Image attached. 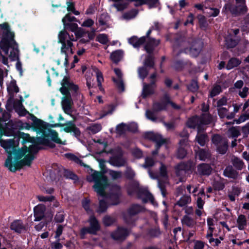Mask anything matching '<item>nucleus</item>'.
<instances>
[{
	"instance_id": "nucleus-60",
	"label": "nucleus",
	"mask_w": 249,
	"mask_h": 249,
	"mask_svg": "<svg viewBox=\"0 0 249 249\" xmlns=\"http://www.w3.org/2000/svg\"><path fill=\"white\" fill-rule=\"evenodd\" d=\"M82 206L88 213H91V210L89 208V200L85 199L83 200Z\"/></svg>"
},
{
	"instance_id": "nucleus-27",
	"label": "nucleus",
	"mask_w": 249,
	"mask_h": 249,
	"mask_svg": "<svg viewBox=\"0 0 249 249\" xmlns=\"http://www.w3.org/2000/svg\"><path fill=\"white\" fill-rule=\"evenodd\" d=\"M140 197L144 203L150 201L153 205H156V202L153 196L147 191H144L143 194H140Z\"/></svg>"
},
{
	"instance_id": "nucleus-26",
	"label": "nucleus",
	"mask_w": 249,
	"mask_h": 249,
	"mask_svg": "<svg viewBox=\"0 0 249 249\" xmlns=\"http://www.w3.org/2000/svg\"><path fill=\"white\" fill-rule=\"evenodd\" d=\"M145 41H146V38L144 36L139 38L136 36H133L129 39V43L135 48L139 47L141 45L145 42Z\"/></svg>"
},
{
	"instance_id": "nucleus-3",
	"label": "nucleus",
	"mask_w": 249,
	"mask_h": 249,
	"mask_svg": "<svg viewBox=\"0 0 249 249\" xmlns=\"http://www.w3.org/2000/svg\"><path fill=\"white\" fill-rule=\"evenodd\" d=\"M61 85L62 87L59 90L64 95L62 98V107L64 111L67 114L70 115L71 113V107L73 104L70 91L74 100L81 102L83 100V95L81 94L78 86L75 85L69 77H64L61 82Z\"/></svg>"
},
{
	"instance_id": "nucleus-22",
	"label": "nucleus",
	"mask_w": 249,
	"mask_h": 249,
	"mask_svg": "<svg viewBox=\"0 0 249 249\" xmlns=\"http://www.w3.org/2000/svg\"><path fill=\"white\" fill-rule=\"evenodd\" d=\"M153 84H154V83H152L151 85L146 84L145 83L143 84L142 96L143 98H146L147 96L154 93V87L152 85Z\"/></svg>"
},
{
	"instance_id": "nucleus-39",
	"label": "nucleus",
	"mask_w": 249,
	"mask_h": 249,
	"mask_svg": "<svg viewBox=\"0 0 249 249\" xmlns=\"http://www.w3.org/2000/svg\"><path fill=\"white\" fill-rule=\"evenodd\" d=\"M207 222L208 226V231L206 236L208 237L209 236H213V232L214 229L213 226L214 225V220L212 218L208 217L207 219Z\"/></svg>"
},
{
	"instance_id": "nucleus-38",
	"label": "nucleus",
	"mask_w": 249,
	"mask_h": 249,
	"mask_svg": "<svg viewBox=\"0 0 249 249\" xmlns=\"http://www.w3.org/2000/svg\"><path fill=\"white\" fill-rule=\"evenodd\" d=\"M191 201V198L189 196H183L177 202L176 205L180 207H183L187 204L190 203Z\"/></svg>"
},
{
	"instance_id": "nucleus-9",
	"label": "nucleus",
	"mask_w": 249,
	"mask_h": 249,
	"mask_svg": "<svg viewBox=\"0 0 249 249\" xmlns=\"http://www.w3.org/2000/svg\"><path fill=\"white\" fill-rule=\"evenodd\" d=\"M90 227L84 228L81 230V236L82 238H84L85 235L87 233L95 234L99 230V225L98 221L94 216H91L89 219Z\"/></svg>"
},
{
	"instance_id": "nucleus-1",
	"label": "nucleus",
	"mask_w": 249,
	"mask_h": 249,
	"mask_svg": "<svg viewBox=\"0 0 249 249\" xmlns=\"http://www.w3.org/2000/svg\"><path fill=\"white\" fill-rule=\"evenodd\" d=\"M13 122L9 121L5 126H0V145L8 154L5 166L10 171L15 172L24 166H30L35 154L39 149L36 140L28 134L20 132L19 137L4 140L2 136L15 134Z\"/></svg>"
},
{
	"instance_id": "nucleus-23",
	"label": "nucleus",
	"mask_w": 249,
	"mask_h": 249,
	"mask_svg": "<svg viewBox=\"0 0 249 249\" xmlns=\"http://www.w3.org/2000/svg\"><path fill=\"white\" fill-rule=\"evenodd\" d=\"M11 229L16 232L20 233L25 230V227L21 221L17 220L11 223Z\"/></svg>"
},
{
	"instance_id": "nucleus-58",
	"label": "nucleus",
	"mask_w": 249,
	"mask_h": 249,
	"mask_svg": "<svg viewBox=\"0 0 249 249\" xmlns=\"http://www.w3.org/2000/svg\"><path fill=\"white\" fill-rule=\"evenodd\" d=\"M188 88L192 92L196 91L198 89L197 82L195 80L192 81L190 84L188 86Z\"/></svg>"
},
{
	"instance_id": "nucleus-50",
	"label": "nucleus",
	"mask_w": 249,
	"mask_h": 249,
	"mask_svg": "<svg viewBox=\"0 0 249 249\" xmlns=\"http://www.w3.org/2000/svg\"><path fill=\"white\" fill-rule=\"evenodd\" d=\"M97 41H98L102 44H105L108 42V39L107 38V36L106 35L102 34H99L97 36Z\"/></svg>"
},
{
	"instance_id": "nucleus-31",
	"label": "nucleus",
	"mask_w": 249,
	"mask_h": 249,
	"mask_svg": "<svg viewBox=\"0 0 249 249\" xmlns=\"http://www.w3.org/2000/svg\"><path fill=\"white\" fill-rule=\"evenodd\" d=\"M241 63V61L237 58H231L228 62L226 66L227 70H231L238 66Z\"/></svg>"
},
{
	"instance_id": "nucleus-8",
	"label": "nucleus",
	"mask_w": 249,
	"mask_h": 249,
	"mask_svg": "<svg viewBox=\"0 0 249 249\" xmlns=\"http://www.w3.org/2000/svg\"><path fill=\"white\" fill-rule=\"evenodd\" d=\"M194 165L193 162L189 161L187 163H180L177 166L176 174L179 178L180 181H183L184 178L191 173Z\"/></svg>"
},
{
	"instance_id": "nucleus-20",
	"label": "nucleus",
	"mask_w": 249,
	"mask_h": 249,
	"mask_svg": "<svg viewBox=\"0 0 249 249\" xmlns=\"http://www.w3.org/2000/svg\"><path fill=\"white\" fill-rule=\"evenodd\" d=\"M114 72L117 76V78H113V81L121 91H123L124 89V84L122 79V73L119 69H115Z\"/></svg>"
},
{
	"instance_id": "nucleus-64",
	"label": "nucleus",
	"mask_w": 249,
	"mask_h": 249,
	"mask_svg": "<svg viewBox=\"0 0 249 249\" xmlns=\"http://www.w3.org/2000/svg\"><path fill=\"white\" fill-rule=\"evenodd\" d=\"M154 164L153 160L151 158H147L145 160V163L142 165L144 168H148L153 166Z\"/></svg>"
},
{
	"instance_id": "nucleus-18",
	"label": "nucleus",
	"mask_w": 249,
	"mask_h": 249,
	"mask_svg": "<svg viewBox=\"0 0 249 249\" xmlns=\"http://www.w3.org/2000/svg\"><path fill=\"white\" fill-rule=\"evenodd\" d=\"M129 231L122 228H119L117 230L111 234L113 239L116 240H124L128 234Z\"/></svg>"
},
{
	"instance_id": "nucleus-16",
	"label": "nucleus",
	"mask_w": 249,
	"mask_h": 249,
	"mask_svg": "<svg viewBox=\"0 0 249 249\" xmlns=\"http://www.w3.org/2000/svg\"><path fill=\"white\" fill-rule=\"evenodd\" d=\"M58 126H64L63 130L67 133L73 132V135L78 137L80 135L79 130L75 126L72 121H69L64 124H59Z\"/></svg>"
},
{
	"instance_id": "nucleus-48",
	"label": "nucleus",
	"mask_w": 249,
	"mask_h": 249,
	"mask_svg": "<svg viewBox=\"0 0 249 249\" xmlns=\"http://www.w3.org/2000/svg\"><path fill=\"white\" fill-rule=\"evenodd\" d=\"M109 17L106 13H103L99 17V23L101 25H105L107 24Z\"/></svg>"
},
{
	"instance_id": "nucleus-28",
	"label": "nucleus",
	"mask_w": 249,
	"mask_h": 249,
	"mask_svg": "<svg viewBox=\"0 0 249 249\" xmlns=\"http://www.w3.org/2000/svg\"><path fill=\"white\" fill-rule=\"evenodd\" d=\"M224 175L225 177L236 178L238 176L237 172L235 171L231 166H228L224 171Z\"/></svg>"
},
{
	"instance_id": "nucleus-12",
	"label": "nucleus",
	"mask_w": 249,
	"mask_h": 249,
	"mask_svg": "<svg viewBox=\"0 0 249 249\" xmlns=\"http://www.w3.org/2000/svg\"><path fill=\"white\" fill-rule=\"evenodd\" d=\"M202 47V43L199 40H192L189 48H185L184 51L193 57L197 56Z\"/></svg>"
},
{
	"instance_id": "nucleus-41",
	"label": "nucleus",
	"mask_w": 249,
	"mask_h": 249,
	"mask_svg": "<svg viewBox=\"0 0 249 249\" xmlns=\"http://www.w3.org/2000/svg\"><path fill=\"white\" fill-rule=\"evenodd\" d=\"M138 14L136 10H133L128 12H126L123 15V18L126 20H130L134 18Z\"/></svg>"
},
{
	"instance_id": "nucleus-7",
	"label": "nucleus",
	"mask_w": 249,
	"mask_h": 249,
	"mask_svg": "<svg viewBox=\"0 0 249 249\" xmlns=\"http://www.w3.org/2000/svg\"><path fill=\"white\" fill-rule=\"evenodd\" d=\"M236 6H233L232 2H227L222 9V13L230 12L232 15H239L247 13L248 8L246 5L245 0H235Z\"/></svg>"
},
{
	"instance_id": "nucleus-11",
	"label": "nucleus",
	"mask_w": 249,
	"mask_h": 249,
	"mask_svg": "<svg viewBox=\"0 0 249 249\" xmlns=\"http://www.w3.org/2000/svg\"><path fill=\"white\" fill-rule=\"evenodd\" d=\"M212 142L216 145L219 153L224 154L226 152L228 142L226 139L222 138L218 135H215L213 136Z\"/></svg>"
},
{
	"instance_id": "nucleus-34",
	"label": "nucleus",
	"mask_w": 249,
	"mask_h": 249,
	"mask_svg": "<svg viewBox=\"0 0 249 249\" xmlns=\"http://www.w3.org/2000/svg\"><path fill=\"white\" fill-rule=\"evenodd\" d=\"M210 156V153L203 149H200L196 152V158L200 160H205Z\"/></svg>"
},
{
	"instance_id": "nucleus-24",
	"label": "nucleus",
	"mask_w": 249,
	"mask_h": 249,
	"mask_svg": "<svg viewBox=\"0 0 249 249\" xmlns=\"http://www.w3.org/2000/svg\"><path fill=\"white\" fill-rule=\"evenodd\" d=\"M187 125L190 128H195L197 127L198 130L200 126V130H202L200 117L197 116L190 118L187 122Z\"/></svg>"
},
{
	"instance_id": "nucleus-49",
	"label": "nucleus",
	"mask_w": 249,
	"mask_h": 249,
	"mask_svg": "<svg viewBox=\"0 0 249 249\" xmlns=\"http://www.w3.org/2000/svg\"><path fill=\"white\" fill-rule=\"evenodd\" d=\"M240 135L239 130L234 127H231L228 130V135L229 137L236 138Z\"/></svg>"
},
{
	"instance_id": "nucleus-15",
	"label": "nucleus",
	"mask_w": 249,
	"mask_h": 249,
	"mask_svg": "<svg viewBox=\"0 0 249 249\" xmlns=\"http://www.w3.org/2000/svg\"><path fill=\"white\" fill-rule=\"evenodd\" d=\"M150 33L151 30H148L146 34V36H145L146 38V41H145L146 44L144 47L146 51L149 53H152L154 48L160 43L159 40H155L153 38H150L148 37Z\"/></svg>"
},
{
	"instance_id": "nucleus-21",
	"label": "nucleus",
	"mask_w": 249,
	"mask_h": 249,
	"mask_svg": "<svg viewBox=\"0 0 249 249\" xmlns=\"http://www.w3.org/2000/svg\"><path fill=\"white\" fill-rule=\"evenodd\" d=\"M196 140L202 146L205 145L206 142L208 141L207 134L203 132L202 130H200V126H199Z\"/></svg>"
},
{
	"instance_id": "nucleus-35",
	"label": "nucleus",
	"mask_w": 249,
	"mask_h": 249,
	"mask_svg": "<svg viewBox=\"0 0 249 249\" xmlns=\"http://www.w3.org/2000/svg\"><path fill=\"white\" fill-rule=\"evenodd\" d=\"M204 13L208 17H215L219 13V10L216 8H206L204 11Z\"/></svg>"
},
{
	"instance_id": "nucleus-33",
	"label": "nucleus",
	"mask_w": 249,
	"mask_h": 249,
	"mask_svg": "<svg viewBox=\"0 0 249 249\" xmlns=\"http://www.w3.org/2000/svg\"><path fill=\"white\" fill-rule=\"evenodd\" d=\"M241 193L240 190L237 187H233L232 190L229 192L228 196L231 201L235 200V197L238 196Z\"/></svg>"
},
{
	"instance_id": "nucleus-54",
	"label": "nucleus",
	"mask_w": 249,
	"mask_h": 249,
	"mask_svg": "<svg viewBox=\"0 0 249 249\" xmlns=\"http://www.w3.org/2000/svg\"><path fill=\"white\" fill-rule=\"evenodd\" d=\"M66 29H68L72 32H74L78 29V25L74 23H68L63 24Z\"/></svg>"
},
{
	"instance_id": "nucleus-36",
	"label": "nucleus",
	"mask_w": 249,
	"mask_h": 249,
	"mask_svg": "<svg viewBox=\"0 0 249 249\" xmlns=\"http://www.w3.org/2000/svg\"><path fill=\"white\" fill-rule=\"evenodd\" d=\"M232 162L233 165L238 170H242L245 167L243 161L237 157H233L232 158Z\"/></svg>"
},
{
	"instance_id": "nucleus-44",
	"label": "nucleus",
	"mask_w": 249,
	"mask_h": 249,
	"mask_svg": "<svg viewBox=\"0 0 249 249\" xmlns=\"http://www.w3.org/2000/svg\"><path fill=\"white\" fill-rule=\"evenodd\" d=\"M181 221L183 225H185L189 227H192L195 225L194 220L187 215H185L183 217Z\"/></svg>"
},
{
	"instance_id": "nucleus-2",
	"label": "nucleus",
	"mask_w": 249,
	"mask_h": 249,
	"mask_svg": "<svg viewBox=\"0 0 249 249\" xmlns=\"http://www.w3.org/2000/svg\"><path fill=\"white\" fill-rule=\"evenodd\" d=\"M74 33L75 37H74L72 34L70 35L65 30L61 31L58 33V42L60 43L61 46L59 58L56 61L58 65L63 62L66 67L67 66L68 58L73 53L72 42L76 41L77 39L86 36V33L81 28L77 29Z\"/></svg>"
},
{
	"instance_id": "nucleus-51",
	"label": "nucleus",
	"mask_w": 249,
	"mask_h": 249,
	"mask_svg": "<svg viewBox=\"0 0 249 249\" xmlns=\"http://www.w3.org/2000/svg\"><path fill=\"white\" fill-rule=\"evenodd\" d=\"M221 87L219 85H216L213 87V89L210 92V96L211 97H213L218 94H219L221 92Z\"/></svg>"
},
{
	"instance_id": "nucleus-62",
	"label": "nucleus",
	"mask_w": 249,
	"mask_h": 249,
	"mask_svg": "<svg viewBox=\"0 0 249 249\" xmlns=\"http://www.w3.org/2000/svg\"><path fill=\"white\" fill-rule=\"evenodd\" d=\"M145 67H152L154 65L153 58L150 56H148L144 62Z\"/></svg>"
},
{
	"instance_id": "nucleus-30",
	"label": "nucleus",
	"mask_w": 249,
	"mask_h": 249,
	"mask_svg": "<svg viewBox=\"0 0 249 249\" xmlns=\"http://www.w3.org/2000/svg\"><path fill=\"white\" fill-rule=\"evenodd\" d=\"M49 136L51 137L52 140L54 142L63 145L66 144V141H61L60 139L58 137V134L57 132H56L55 131H50Z\"/></svg>"
},
{
	"instance_id": "nucleus-43",
	"label": "nucleus",
	"mask_w": 249,
	"mask_h": 249,
	"mask_svg": "<svg viewBox=\"0 0 249 249\" xmlns=\"http://www.w3.org/2000/svg\"><path fill=\"white\" fill-rule=\"evenodd\" d=\"M112 162L113 165L120 167L124 166L125 164L126 161L124 159L120 157L113 159L112 160Z\"/></svg>"
},
{
	"instance_id": "nucleus-45",
	"label": "nucleus",
	"mask_w": 249,
	"mask_h": 249,
	"mask_svg": "<svg viewBox=\"0 0 249 249\" xmlns=\"http://www.w3.org/2000/svg\"><path fill=\"white\" fill-rule=\"evenodd\" d=\"M102 129V126L100 124H95L88 127L89 133L95 134L99 132Z\"/></svg>"
},
{
	"instance_id": "nucleus-4",
	"label": "nucleus",
	"mask_w": 249,
	"mask_h": 249,
	"mask_svg": "<svg viewBox=\"0 0 249 249\" xmlns=\"http://www.w3.org/2000/svg\"><path fill=\"white\" fill-rule=\"evenodd\" d=\"M1 26L3 29L2 38L0 42V47L12 61L18 58V45L14 39V34L11 32L8 25L3 24Z\"/></svg>"
},
{
	"instance_id": "nucleus-55",
	"label": "nucleus",
	"mask_w": 249,
	"mask_h": 249,
	"mask_svg": "<svg viewBox=\"0 0 249 249\" xmlns=\"http://www.w3.org/2000/svg\"><path fill=\"white\" fill-rule=\"evenodd\" d=\"M107 209V205L104 200L99 199V208L97 211L98 213H103Z\"/></svg>"
},
{
	"instance_id": "nucleus-42",
	"label": "nucleus",
	"mask_w": 249,
	"mask_h": 249,
	"mask_svg": "<svg viewBox=\"0 0 249 249\" xmlns=\"http://www.w3.org/2000/svg\"><path fill=\"white\" fill-rule=\"evenodd\" d=\"M115 109V107L113 105H110L107 107V109H104L103 110L102 113L100 115L99 119L103 118L107 115L111 114Z\"/></svg>"
},
{
	"instance_id": "nucleus-47",
	"label": "nucleus",
	"mask_w": 249,
	"mask_h": 249,
	"mask_svg": "<svg viewBox=\"0 0 249 249\" xmlns=\"http://www.w3.org/2000/svg\"><path fill=\"white\" fill-rule=\"evenodd\" d=\"M211 122V117L209 115H204L200 117L202 130L203 129V125L210 124Z\"/></svg>"
},
{
	"instance_id": "nucleus-56",
	"label": "nucleus",
	"mask_w": 249,
	"mask_h": 249,
	"mask_svg": "<svg viewBox=\"0 0 249 249\" xmlns=\"http://www.w3.org/2000/svg\"><path fill=\"white\" fill-rule=\"evenodd\" d=\"M148 70L145 67L139 68L138 69V73L140 78L143 79L148 74Z\"/></svg>"
},
{
	"instance_id": "nucleus-61",
	"label": "nucleus",
	"mask_w": 249,
	"mask_h": 249,
	"mask_svg": "<svg viewBox=\"0 0 249 249\" xmlns=\"http://www.w3.org/2000/svg\"><path fill=\"white\" fill-rule=\"evenodd\" d=\"M76 20V18L71 16L70 14H67L62 19V22L63 24L68 23L67 21H74Z\"/></svg>"
},
{
	"instance_id": "nucleus-5",
	"label": "nucleus",
	"mask_w": 249,
	"mask_h": 249,
	"mask_svg": "<svg viewBox=\"0 0 249 249\" xmlns=\"http://www.w3.org/2000/svg\"><path fill=\"white\" fill-rule=\"evenodd\" d=\"M87 179L89 182L94 183L93 188L98 195L103 197L106 196L105 190L109 183L107 178L103 173L94 171L87 176Z\"/></svg>"
},
{
	"instance_id": "nucleus-40",
	"label": "nucleus",
	"mask_w": 249,
	"mask_h": 249,
	"mask_svg": "<svg viewBox=\"0 0 249 249\" xmlns=\"http://www.w3.org/2000/svg\"><path fill=\"white\" fill-rule=\"evenodd\" d=\"M128 125L124 123H121L117 125L116 131L118 134L122 135L128 131Z\"/></svg>"
},
{
	"instance_id": "nucleus-63",
	"label": "nucleus",
	"mask_w": 249,
	"mask_h": 249,
	"mask_svg": "<svg viewBox=\"0 0 249 249\" xmlns=\"http://www.w3.org/2000/svg\"><path fill=\"white\" fill-rule=\"evenodd\" d=\"M226 44L228 47L233 48L235 46L238 42L237 40L232 39L226 38Z\"/></svg>"
},
{
	"instance_id": "nucleus-10",
	"label": "nucleus",
	"mask_w": 249,
	"mask_h": 249,
	"mask_svg": "<svg viewBox=\"0 0 249 249\" xmlns=\"http://www.w3.org/2000/svg\"><path fill=\"white\" fill-rule=\"evenodd\" d=\"M7 90L9 93L11 95V97L7 101V103L6 104V108L8 110H11L13 108H14L17 111L18 109L17 107L16 104H14L13 106H12L13 102V94L15 93H17L18 92V88L17 86L16 82L14 81H12L7 86Z\"/></svg>"
},
{
	"instance_id": "nucleus-57",
	"label": "nucleus",
	"mask_w": 249,
	"mask_h": 249,
	"mask_svg": "<svg viewBox=\"0 0 249 249\" xmlns=\"http://www.w3.org/2000/svg\"><path fill=\"white\" fill-rule=\"evenodd\" d=\"M198 19L201 27L204 29L206 28L207 24L205 17L203 15H199Z\"/></svg>"
},
{
	"instance_id": "nucleus-6",
	"label": "nucleus",
	"mask_w": 249,
	"mask_h": 249,
	"mask_svg": "<svg viewBox=\"0 0 249 249\" xmlns=\"http://www.w3.org/2000/svg\"><path fill=\"white\" fill-rule=\"evenodd\" d=\"M171 104L172 107L175 109L179 108V107L176 105L175 103L170 101V97L166 94L164 96L162 100L160 102L155 103L153 105V111L147 110L146 112V116L147 119L153 122H156L157 117H156L154 111H160L166 108L168 104Z\"/></svg>"
},
{
	"instance_id": "nucleus-25",
	"label": "nucleus",
	"mask_w": 249,
	"mask_h": 249,
	"mask_svg": "<svg viewBox=\"0 0 249 249\" xmlns=\"http://www.w3.org/2000/svg\"><path fill=\"white\" fill-rule=\"evenodd\" d=\"M197 170L201 175H209L212 172V168L209 165L203 163L198 166Z\"/></svg>"
},
{
	"instance_id": "nucleus-53",
	"label": "nucleus",
	"mask_w": 249,
	"mask_h": 249,
	"mask_svg": "<svg viewBox=\"0 0 249 249\" xmlns=\"http://www.w3.org/2000/svg\"><path fill=\"white\" fill-rule=\"evenodd\" d=\"M109 176L113 179H117L121 178L122 173L120 171L110 170L108 173Z\"/></svg>"
},
{
	"instance_id": "nucleus-37",
	"label": "nucleus",
	"mask_w": 249,
	"mask_h": 249,
	"mask_svg": "<svg viewBox=\"0 0 249 249\" xmlns=\"http://www.w3.org/2000/svg\"><path fill=\"white\" fill-rule=\"evenodd\" d=\"M218 112L220 117L221 118L226 117L230 119L234 117V114L233 113L228 115V110L225 107H222L218 108Z\"/></svg>"
},
{
	"instance_id": "nucleus-59",
	"label": "nucleus",
	"mask_w": 249,
	"mask_h": 249,
	"mask_svg": "<svg viewBox=\"0 0 249 249\" xmlns=\"http://www.w3.org/2000/svg\"><path fill=\"white\" fill-rule=\"evenodd\" d=\"M37 198L39 201L42 202L52 201L54 199L53 196H37Z\"/></svg>"
},
{
	"instance_id": "nucleus-29",
	"label": "nucleus",
	"mask_w": 249,
	"mask_h": 249,
	"mask_svg": "<svg viewBox=\"0 0 249 249\" xmlns=\"http://www.w3.org/2000/svg\"><path fill=\"white\" fill-rule=\"evenodd\" d=\"M247 219L244 215L240 214L237 219V227L240 230H243L247 226Z\"/></svg>"
},
{
	"instance_id": "nucleus-13",
	"label": "nucleus",
	"mask_w": 249,
	"mask_h": 249,
	"mask_svg": "<svg viewBox=\"0 0 249 249\" xmlns=\"http://www.w3.org/2000/svg\"><path fill=\"white\" fill-rule=\"evenodd\" d=\"M146 139L152 141L156 143V149L152 152V154L155 155L158 153V149L161 145L163 144L165 141L159 134L155 133L153 132H147L144 134Z\"/></svg>"
},
{
	"instance_id": "nucleus-19",
	"label": "nucleus",
	"mask_w": 249,
	"mask_h": 249,
	"mask_svg": "<svg viewBox=\"0 0 249 249\" xmlns=\"http://www.w3.org/2000/svg\"><path fill=\"white\" fill-rule=\"evenodd\" d=\"M45 210L44 205L39 204L36 206L34 209L35 221H38L41 220L44 216V213Z\"/></svg>"
},
{
	"instance_id": "nucleus-17",
	"label": "nucleus",
	"mask_w": 249,
	"mask_h": 249,
	"mask_svg": "<svg viewBox=\"0 0 249 249\" xmlns=\"http://www.w3.org/2000/svg\"><path fill=\"white\" fill-rule=\"evenodd\" d=\"M158 178H159V179H158L159 187L160 189V191L161 192V193H162L163 196H165V193L164 192V187L160 182V180L161 178H163V179H164L165 180H166L167 179V173L166 167L161 163V166L160 167V174H159Z\"/></svg>"
},
{
	"instance_id": "nucleus-32",
	"label": "nucleus",
	"mask_w": 249,
	"mask_h": 249,
	"mask_svg": "<svg viewBox=\"0 0 249 249\" xmlns=\"http://www.w3.org/2000/svg\"><path fill=\"white\" fill-rule=\"evenodd\" d=\"M123 52L121 50H117L111 53V59L115 63L119 62L122 58Z\"/></svg>"
},
{
	"instance_id": "nucleus-52",
	"label": "nucleus",
	"mask_w": 249,
	"mask_h": 249,
	"mask_svg": "<svg viewBox=\"0 0 249 249\" xmlns=\"http://www.w3.org/2000/svg\"><path fill=\"white\" fill-rule=\"evenodd\" d=\"M186 155V150L184 147H182V145H181L178 150L177 156L179 159H182L185 157Z\"/></svg>"
},
{
	"instance_id": "nucleus-14",
	"label": "nucleus",
	"mask_w": 249,
	"mask_h": 249,
	"mask_svg": "<svg viewBox=\"0 0 249 249\" xmlns=\"http://www.w3.org/2000/svg\"><path fill=\"white\" fill-rule=\"evenodd\" d=\"M143 209V208L139 205H132L124 215V218L126 222L128 224L132 223L134 221L132 216L142 212Z\"/></svg>"
},
{
	"instance_id": "nucleus-46",
	"label": "nucleus",
	"mask_w": 249,
	"mask_h": 249,
	"mask_svg": "<svg viewBox=\"0 0 249 249\" xmlns=\"http://www.w3.org/2000/svg\"><path fill=\"white\" fill-rule=\"evenodd\" d=\"M93 71L96 76L98 86L99 87H101L102 82L104 80L102 73L97 68H94Z\"/></svg>"
}]
</instances>
